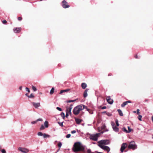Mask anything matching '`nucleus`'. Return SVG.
Masks as SVG:
<instances>
[{"instance_id": "nucleus-9", "label": "nucleus", "mask_w": 153, "mask_h": 153, "mask_svg": "<svg viewBox=\"0 0 153 153\" xmlns=\"http://www.w3.org/2000/svg\"><path fill=\"white\" fill-rule=\"evenodd\" d=\"M31 104L36 108H37L40 106L39 102L36 103L34 102H32Z\"/></svg>"}, {"instance_id": "nucleus-58", "label": "nucleus", "mask_w": 153, "mask_h": 153, "mask_svg": "<svg viewBox=\"0 0 153 153\" xmlns=\"http://www.w3.org/2000/svg\"><path fill=\"white\" fill-rule=\"evenodd\" d=\"M25 95H26V96H27H27H28V95L27 94H25Z\"/></svg>"}, {"instance_id": "nucleus-29", "label": "nucleus", "mask_w": 153, "mask_h": 153, "mask_svg": "<svg viewBox=\"0 0 153 153\" xmlns=\"http://www.w3.org/2000/svg\"><path fill=\"white\" fill-rule=\"evenodd\" d=\"M60 115H61V117L63 118V119H64L65 117V115L64 113L63 112H62L61 113Z\"/></svg>"}, {"instance_id": "nucleus-59", "label": "nucleus", "mask_w": 153, "mask_h": 153, "mask_svg": "<svg viewBox=\"0 0 153 153\" xmlns=\"http://www.w3.org/2000/svg\"><path fill=\"white\" fill-rule=\"evenodd\" d=\"M136 111H133V112H134V113H136Z\"/></svg>"}, {"instance_id": "nucleus-34", "label": "nucleus", "mask_w": 153, "mask_h": 153, "mask_svg": "<svg viewBox=\"0 0 153 153\" xmlns=\"http://www.w3.org/2000/svg\"><path fill=\"white\" fill-rule=\"evenodd\" d=\"M142 116L141 115H139L138 117V119L140 121H141V118H142Z\"/></svg>"}, {"instance_id": "nucleus-36", "label": "nucleus", "mask_w": 153, "mask_h": 153, "mask_svg": "<svg viewBox=\"0 0 153 153\" xmlns=\"http://www.w3.org/2000/svg\"><path fill=\"white\" fill-rule=\"evenodd\" d=\"M116 123V125L117 126H119V124L118 123V120H117L115 121Z\"/></svg>"}, {"instance_id": "nucleus-43", "label": "nucleus", "mask_w": 153, "mask_h": 153, "mask_svg": "<svg viewBox=\"0 0 153 153\" xmlns=\"http://www.w3.org/2000/svg\"><path fill=\"white\" fill-rule=\"evenodd\" d=\"M137 114L138 115H139L140 114V110L139 109H138L137 110Z\"/></svg>"}, {"instance_id": "nucleus-35", "label": "nucleus", "mask_w": 153, "mask_h": 153, "mask_svg": "<svg viewBox=\"0 0 153 153\" xmlns=\"http://www.w3.org/2000/svg\"><path fill=\"white\" fill-rule=\"evenodd\" d=\"M106 114H107V115L108 116H111V115H112V114L110 113H109V112H107L106 113Z\"/></svg>"}, {"instance_id": "nucleus-39", "label": "nucleus", "mask_w": 153, "mask_h": 153, "mask_svg": "<svg viewBox=\"0 0 153 153\" xmlns=\"http://www.w3.org/2000/svg\"><path fill=\"white\" fill-rule=\"evenodd\" d=\"M89 111V113L90 114H93V112L92 111L90 110L89 109V111Z\"/></svg>"}, {"instance_id": "nucleus-15", "label": "nucleus", "mask_w": 153, "mask_h": 153, "mask_svg": "<svg viewBox=\"0 0 153 153\" xmlns=\"http://www.w3.org/2000/svg\"><path fill=\"white\" fill-rule=\"evenodd\" d=\"M68 105L69 106V110L70 112V113H71V109L72 108V106L73 105V104H68Z\"/></svg>"}, {"instance_id": "nucleus-14", "label": "nucleus", "mask_w": 153, "mask_h": 153, "mask_svg": "<svg viewBox=\"0 0 153 153\" xmlns=\"http://www.w3.org/2000/svg\"><path fill=\"white\" fill-rule=\"evenodd\" d=\"M75 121L76 123L78 124H79L82 121V120L78 119V118H76Z\"/></svg>"}, {"instance_id": "nucleus-28", "label": "nucleus", "mask_w": 153, "mask_h": 153, "mask_svg": "<svg viewBox=\"0 0 153 153\" xmlns=\"http://www.w3.org/2000/svg\"><path fill=\"white\" fill-rule=\"evenodd\" d=\"M27 97L29 98H34V96L33 94H31L30 95L27 96Z\"/></svg>"}, {"instance_id": "nucleus-37", "label": "nucleus", "mask_w": 153, "mask_h": 153, "mask_svg": "<svg viewBox=\"0 0 153 153\" xmlns=\"http://www.w3.org/2000/svg\"><path fill=\"white\" fill-rule=\"evenodd\" d=\"M111 124L112 126V127L115 126V124L114 122H111Z\"/></svg>"}, {"instance_id": "nucleus-11", "label": "nucleus", "mask_w": 153, "mask_h": 153, "mask_svg": "<svg viewBox=\"0 0 153 153\" xmlns=\"http://www.w3.org/2000/svg\"><path fill=\"white\" fill-rule=\"evenodd\" d=\"M62 6L64 8H67V3L65 0H64L62 1Z\"/></svg>"}, {"instance_id": "nucleus-49", "label": "nucleus", "mask_w": 153, "mask_h": 153, "mask_svg": "<svg viewBox=\"0 0 153 153\" xmlns=\"http://www.w3.org/2000/svg\"><path fill=\"white\" fill-rule=\"evenodd\" d=\"M59 123V125L61 126H63V123Z\"/></svg>"}, {"instance_id": "nucleus-40", "label": "nucleus", "mask_w": 153, "mask_h": 153, "mask_svg": "<svg viewBox=\"0 0 153 153\" xmlns=\"http://www.w3.org/2000/svg\"><path fill=\"white\" fill-rule=\"evenodd\" d=\"M1 152L2 153H6V151L4 149L1 150Z\"/></svg>"}, {"instance_id": "nucleus-18", "label": "nucleus", "mask_w": 153, "mask_h": 153, "mask_svg": "<svg viewBox=\"0 0 153 153\" xmlns=\"http://www.w3.org/2000/svg\"><path fill=\"white\" fill-rule=\"evenodd\" d=\"M39 135L43 136L44 138H45L47 137H50V135L48 134H38Z\"/></svg>"}, {"instance_id": "nucleus-4", "label": "nucleus", "mask_w": 153, "mask_h": 153, "mask_svg": "<svg viewBox=\"0 0 153 153\" xmlns=\"http://www.w3.org/2000/svg\"><path fill=\"white\" fill-rule=\"evenodd\" d=\"M128 148L129 149L134 150L137 148V146L134 142L132 141L129 143L128 146Z\"/></svg>"}, {"instance_id": "nucleus-64", "label": "nucleus", "mask_w": 153, "mask_h": 153, "mask_svg": "<svg viewBox=\"0 0 153 153\" xmlns=\"http://www.w3.org/2000/svg\"><path fill=\"white\" fill-rule=\"evenodd\" d=\"M68 90H69L68 89V90H67L68 91Z\"/></svg>"}, {"instance_id": "nucleus-26", "label": "nucleus", "mask_w": 153, "mask_h": 153, "mask_svg": "<svg viewBox=\"0 0 153 153\" xmlns=\"http://www.w3.org/2000/svg\"><path fill=\"white\" fill-rule=\"evenodd\" d=\"M122 130L124 131L126 133H127V132H128V130L126 129V128L124 127L122 128Z\"/></svg>"}, {"instance_id": "nucleus-8", "label": "nucleus", "mask_w": 153, "mask_h": 153, "mask_svg": "<svg viewBox=\"0 0 153 153\" xmlns=\"http://www.w3.org/2000/svg\"><path fill=\"white\" fill-rule=\"evenodd\" d=\"M100 147L103 150L106 151L108 152L110 151V148L108 146H101Z\"/></svg>"}, {"instance_id": "nucleus-19", "label": "nucleus", "mask_w": 153, "mask_h": 153, "mask_svg": "<svg viewBox=\"0 0 153 153\" xmlns=\"http://www.w3.org/2000/svg\"><path fill=\"white\" fill-rule=\"evenodd\" d=\"M119 115L120 116H123V114L122 112V111L120 109H118L117 110Z\"/></svg>"}, {"instance_id": "nucleus-41", "label": "nucleus", "mask_w": 153, "mask_h": 153, "mask_svg": "<svg viewBox=\"0 0 153 153\" xmlns=\"http://www.w3.org/2000/svg\"><path fill=\"white\" fill-rule=\"evenodd\" d=\"M18 20L20 21L22 19V18L21 17H18Z\"/></svg>"}, {"instance_id": "nucleus-55", "label": "nucleus", "mask_w": 153, "mask_h": 153, "mask_svg": "<svg viewBox=\"0 0 153 153\" xmlns=\"http://www.w3.org/2000/svg\"><path fill=\"white\" fill-rule=\"evenodd\" d=\"M106 113H107V112L105 111H103L102 112V113H105L106 114Z\"/></svg>"}, {"instance_id": "nucleus-46", "label": "nucleus", "mask_w": 153, "mask_h": 153, "mask_svg": "<svg viewBox=\"0 0 153 153\" xmlns=\"http://www.w3.org/2000/svg\"><path fill=\"white\" fill-rule=\"evenodd\" d=\"M65 112H66V115L65 116V117H67V116H68V115H67V108L65 110Z\"/></svg>"}, {"instance_id": "nucleus-27", "label": "nucleus", "mask_w": 153, "mask_h": 153, "mask_svg": "<svg viewBox=\"0 0 153 153\" xmlns=\"http://www.w3.org/2000/svg\"><path fill=\"white\" fill-rule=\"evenodd\" d=\"M58 147L59 148H60L62 145V143L60 142H59L58 143ZM59 150H60V148H59V149H58V150H57V152H58Z\"/></svg>"}, {"instance_id": "nucleus-12", "label": "nucleus", "mask_w": 153, "mask_h": 153, "mask_svg": "<svg viewBox=\"0 0 153 153\" xmlns=\"http://www.w3.org/2000/svg\"><path fill=\"white\" fill-rule=\"evenodd\" d=\"M21 28L20 27L15 28L13 29V31L15 33H19L21 30Z\"/></svg>"}, {"instance_id": "nucleus-45", "label": "nucleus", "mask_w": 153, "mask_h": 153, "mask_svg": "<svg viewBox=\"0 0 153 153\" xmlns=\"http://www.w3.org/2000/svg\"><path fill=\"white\" fill-rule=\"evenodd\" d=\"M104 130H102L101 132L99 133H96V134H102L104 133Z\"/></svg>"}, {"instance_id": "nucleus-1", "label": "nucleus", "mask_w": 153, "mask_h": 153, "mask_svg": "<svg viewBox=\"0 0 153 153\" xmlns=\"http://www.w3.org/2000/svg\"><path fill=\"white\" fill-rule=\"evenodd\" d=\"M84 146L79 142H77L74 144L73 150L75 152L79 151H84Z\"/></svg>"}, {"instance_id": "nucleus-17", "label": "nucleus", "mask_w": 153, "mask_h": 153, "mask_svg": "<svg viewBox=\"0 0 153 153\" xmlns=\"http://www.w3.org/2000/svg\"><path fill=\"white\" fill-rule=\"evenodd\" d=\"M42 121V119L41 118H39L36 121H33L31 122V123L32 124H34L36 123L38 121Z\"/></svg>"}, {"instance_id": "nucleus-44", "label": "nucleus", "mask_w": 153, "mask_h": 153, "mask_svg": "<svg viewBox=\"0 0 153 153\" xmlns=\"http://www.w3.org/2000/svg\"><path fill=\"white\" fill-rule=\"evenodd\" d=\"M7 21L5 20H4L2 21V23L4 24H6L7 23Z\"/></svg>"}, {"instance_id": "nucleus-52", "label": "nucleus", "mask_w": 153, "mask_h": 153, "mask_svg": "<svg viewBox=\"0 0 153 153\" xmlns=\"http://www.w3.org/2000/svg\"><path fill=\"white\" fill-rule=\"evenodd\" d=\"M71 136V134H68V138H69Z\"/></svg>"}, {"instance_id": "nucleus-54", "label": "nucleus", "mask_w": 153, "mask_h": 153, "mask_svg": "<svg viewBox=\"0 0 153 153\" xmlns=\"http://www.w3.org/2000/svg\"><path fill=\"white\" fill-rule=\"evenodd\" d=\"M37 134H43L41 132H39Z\"/></svg>"}, {"instance_id": "nucleus-63", "label": "nucleus", "mask_w": 153, "mask_h": 153, "mask_svg": "<svg viewBox=\"0 0 153 153\" xmlns=\"http://www.w3.org/2000/svg\"><path fill=\"white\" fill-rule=\"evenodd\" d=\"M68 115L67 116H68Z\"/></svg>"}, {"instance_id": "nucleus-53", "label": "nucleus", "mask_w": 153, "mask_h": 153, "mask_svg": "<svg viewBox=\"0 0 153 153\" xmlns=\"http://www.w3.org/2000/svg\"><path fill=\"white\" fill-rule=\"evenodd\" d=\"M22 86H21L19 87V89L20 90H22Z\"/></svg>"}, {"instance_id": "nucleus-32", "label": "nucleus", "mask_w": 153, "mask_h": 153, "mask_svg": "<svg viewBox=\"0 0 153 153\" xmlns=\"http://www.w3.org/2000/svg\"><path fill=\"white\" fill-rule=\"evenodd\" d=\"M76 100H68V103H70V102H74Z\"/></svg>"}, {"instance_id": "nucleus-50", "label": "nucleus", "mask_w": 153, "mask_h": 153, "mask_svg": "<svg viewBox=\"0 0 153 153\" xmlns=\"http://www.w3.org/2000/svg\"><path fill=\"white\" fill-rule=\"evenodd\" d=\"M126 102H127V104L128 103H131V101H130V100H128V101H126Z\"/></svg>"}, {"instance_id": "nucleus-3", "label": "nucleus", "mask_w": 153, "mask_h": 153, "mask_svg": "<svg viewBox=\"0 0 153 153\" xmlns=\"http://www.w3.org/2000/svg\"><path fill=\"white\" fill-rule=\"evenodd\" d=\"M109 143L110 141L108 140H102L98 142V146L100 147L101 146H104L105 145L108 144Z\"/></svg>"}, {"instance_id": "nucleus-48", "label": "nucleus", "mask_w": 153, "mask_h": 153, "mask_svg": "<svg viewBox=\"0 0 153 153\" xmlns=\"http://www.w3.org/2000/svg\"><path fill=\"white\" fill-rule=\"evenodd\" d=\"M76 132V131L75 130L72 131H71V133L72 134L75 133Z\"/></svg>"}, {"instance_id": "nucleus-42", "label": "nucleus", "mask_w": 153, "mask_h": 153, "mask_svg": "<svg viewBox=\"0 0 153 153\" xmlns=\"http://www.w3.org/2000/svg\"><path fill=\"white\" fill-rule=\"evenodd\" d=\"M56 109L60 111H62V109L61 108H59V107H57L56 108Z\"/></svg>"}, {"instance_id": "nucleus-62", "label": "nucleus", "mask_w": 153, "mask_h": 153, "mask_svg": "<svg viewBox=\"0 0 153 153\" xmlns=\"http://www.w3.org/2000/svg\"><path fill=\"white\" fill-rule=\"evenodd\" d=\"M66 137H67V135H66Z\"/></svg>"}, {"instance_id": "nucleus-10", "label": "nucleus", "mask_w": 153, "mask_h": 153, "mask_svg": "<svg viewBox=\"0 0 153 153\" xmlns=\"http://www.w3.org/2000/svg\"><path fill=\"white\" fill-rule=\"evenodd\" d=\"M127 146V144L126 143H123L121 147L120 150L121 152H123V150L125 149Z\"/></svg>"}, {"instance_id": "nucleus-2", "label": "nucleus", "mask_w": 153, "mask_h": 153, "mask_svg": "<svg viewBox=\"0 0 153 153\" xmlns=\"http://www.w3.org/2000/svg\"><path fill=\"white\" fill-rule=\"evenodd\" d=\"M81 105H77L73 109V112L74 114H78L80 111L82 110Z\"/></svg>"}, {"instance_id": "nucleus-38", "label": "nucleus", "mask_w": 153, "mask_h": 153, "mask_svg": "<svg viewBox=\"0 0 153 153\" xmlns=\"http://www.w3.org/2000/svg\"><path fill=\"white\" fill-rule=\"evenodd\" d=\"M26 90L27 91L28 93H30V91L29 89V88L27 87L26 88Z\"/></svg>"}, {"instance_id": "nucleus-51", "label": "nucleus", "mask_w": 153, "mask_h": 153, "mask_svg": "<svg viewBox=\"0 0 153 153\" xmlns=\"http://www.w3.org/2000/svg\"><path fill=\"white\" fill-rule=\"evenodd\" d=\"M106 108V107L104 106L102 108V109H104Z\"/></svg>"}, {"instance_id": "nucleus-7", "label": "nucleus", "mask_w": 153, "mask_h": 153, "mask_svg": "<svg viewBox=\"0 0 153 153\" xmlns=\"http://www.w3.org/2000/svg\"><path fill=\"white\" fill-rule=\"evenodd\" d=\"M106 100L108 103L109 104H112L113 103V100L111 99L110 96H108L107 97Z\"/></svg>"}, {"instance_id": "nucleus-13", "label": "nucleus", "mask_w": 153, "mask_h": 153, "mask_svg": "<svg viewBox=\"0 0 153 153\" xmlns=\"http://www.w3.org/2000/svg\"><path fill=\"white\" fill-rule=\"evenodd\" d=\"M88 89H86L85 91L84 94H83V96L85 98L88 96L87 92L88 91Z\"/></svg>"}, {"instance_id": "nucleus-6", "label": "nucleus", "mask_w": 153, "mask_h": 153, "mask_svg": "<svg viewBox=\"0 0 153 153\" xmlns=\"http://www.w3.org/2000/svg\"><path fill=\"white\" fill-rule=\"evenodd\" d=\"M18 150L24 153H27L29 152V150L28 149L22 147H19L18 148Z\"/></svg>"}, {"instance_id": "nucleus-5", "label": "nucleus", "mask_w": 153, "mask_h": 153, "mask_svg": "<svg viewBox=\"0 0 153 153\" xmlns=\"http://www.w3.org/2000/svg\"><path fill=\"white\" fill-rule=\"evenodd\" d=\"M98 135L99 134H91L90 138L93 140L97 141L99 137Z\"/></svg>"}, {"instance_id": "nucleus-47", "label": "nucleus", "mask_w": 153, "mask_h": 153, "mask_svg": "<svg viewBox=\"0 0 153 153\" xmlns=\"http://www.w3.org/2000/svg\"><path fill=\"white\" fill-rule=\"evenodd\" d=\"M87 152L88 153H91V150L90 149H88L87 150Z\"/></svg>"}, {"instance_id": "nucleus-23", "label": "nucleus", "mask_w": 153, "mask_h": 153, "mask_svg": "<svg viewBox=\"0 0 153 153\" xmlns=\"http://www.w3.org/2000/svg\"><path fill=\"white\" fill-rule=\"evenodd\" d=\"M128 130H128V132H127V133H129L130 132H131V131H132L133 130V129H131L130 128V127L129 126H128Z\"/></svg>"}, {"instance_id": "nucleus-60", "label": "nucleus", "mask_w": 153, "mask_h": 153, "mask_svg": "<svg viewBox=\"0 0 153 153\" xmlns=\"http://www.w3.org/2000/svg\"><path fill=\"white\" fill-rule=\"evenodd\" d=\"M69 7V5L68 4V8Z\"/></svg>"}, {"instance_id": "nucleus-61", "label": "nucleus", "mask_w": 153, "mask_h": 153, "mask_svg": "<svg viewBox=\"0 0 153 153\" xmlns=\"http://www.w3.org/2000/svg\"><path fill=\"white\" fill-rule=\"evenodd\" d=\"M102 127H103V128H104V126H103ZM102 128H102V127L101 128L102 129Z\"/></svg>"}, {"instance_id": "nucleus-21", "label": "nucleus", "mask_w": 153, "mask_h": 153, "mask_svg": "<svg viewBox=\"0 0 153 153\" xmlns=\"http://www.w3.org/2000/svg\"><path fill=\"white\" fill-rule=\"evenodd\" d=\"M82 105V110L84 109L85 108H86V110L87 111H89V109L87 108V106H85V105Z\"/></svg>"}, {"instance_id": "nucleus-31", "label": "nucleus", "mask_w": 153, "mask_h": 153, "mask_svg": "<svg viewBox=\"0 0 153 153\" xmlns=\"http://www.w3.org/2000/svg\"><path fill=\"white\" fill-rule=\"evenodd\" d=\"M32 88L33 90L34 91H36L37 90L36 87L33 85L32 86Z\"/></svg>"}, {"instance_id": "nucleus-56", "label": "nucleus", "mask_w": 153, "mask_h": 153, "mask_svg": "<svg viewBox=\"0 0 153 153\" xmlns=\"http://www.w3.org/2000/svg\"><path fill=\"white\" fill-rule=\"evenodd\" d=\"M135 57L136 58H137V55H136L135 56Z\"/></svg>"}, {"instance_id": "nucleus-33", "label": "nucleus", "mask_w": 153, "mask_h": 153, "mask_svg": "<svg viewBox=\"0 0 153 153\" xmlns=\"http://www.w3.org/2000/svg\"><path fill=\"white\" fill-rule=\"evenodd\" d=\"M45 128V126H44L43 125H41L40 128V130H43Z\"/></svg>"}, {"instance_id": "nucleus-24", "label": "nucleus", "mask_w": 153, "mask_h": 153, "mask_svg": "<svg viewBox=\"0 0 153 153\" xmlns=\"http://www.w3.org/2000/svg\"><path fill=\"white\" fill-rule=\"evenodd\" d=\"M127 104L126 101L124 102L121 105V106L122 107H124Z\"/></svg>"}, {"instance_id": "nucleus-30", "label": "nucleus", "mask_w": 153, "mask_h": 153, "mask_svg": "<svg viewBox=\"0 0 153 153\" xmlns=\"http://www.w3.org/2000/svg\"><path fill=\"white\" fill-rule=\"evenodd\" d=\"M67 92V89L64 90H62L60 91V92L59 93V94H62L64 92Z\"/></svg>"}, {"instance_id": "nucleus-16", "label": "nucleus", "mask_w": 153, "mask_h": 153, "mask_svg": "<svg viewBox=\"0 0 153 153\" xmlns=\"http://www.w3.org/2000/svg\"><path fill=\"white\" fill-rule=\"evenodd\" d=\"M81 86L83 89H85L87 87V84L85 83H82L81 84Z\"/></svg>"}, {"instance_id": "nucleus-20", "label": "nucleus", "mask_w": 153, "mask_h": 153, "mask_svg": "<svg viewBox=\"0 0 153 153\" xmlns=\"http://www.w3.org/2000/svg\"><path fill=\"white\" fill-rule=\"evenodd\" d=\"M45 127L46 128H48V123L47 121H46L44 122V123Z\"/></svg>"}, {"instance_id": "nucleus-22", "label": "nucleus", "mask_w": 153, "mask_h": 153, "mask_svg": "<svg viewBox=\"0 0 153 153\" xmlns=\"http://www.w3.org/2000/svg\"><path fill=\"white\" fill-rule=\"evenodd\" d=\"M113 130L116 132H117V131H118V130H119L118 128L117 127H116V126L113 127Z\"/></svg>"}, {"instance_id": "nucleus-25", "label": "nucleus", "mask_w": 153, "mask_h": 153, "mask_svg": "<svg viewBox=\"0 0 153 153\" xmlns=\"http://www.w3.org/2000/svg\"><path fill=\"white\" fill-rule=\"evenodd\" d=\"M54 88L53 87L52 88L50 92V94H52L53 93L54 91Z\"/></svg>"}, {"instance_id": "nucleus-57", "label": "nucleus", "mask_w": 153, "mask_h": 153, "mask_svg": "<svg viewBox=\"0 0 153 153\" xmlns=\"http://www.w3.org/2000/svg\"><path fill=\"white\" fill-rule=\"evenodd\" d=\"M1 148H2V146H0V151L1 150Z\"/></svg>"}]
</instances>
